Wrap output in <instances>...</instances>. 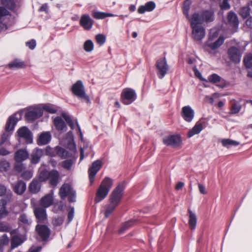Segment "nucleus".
I'll return each instance as SVG.
<instances>
[{"label": "nucleus", "mask_w": 252, "mask_h": 252, "mask_svg": "<svg viewBox=\"0 0 252 252\" xmlns=\"http://www.w3.org/2000/svg\"><path fill=\"white\" fill-rule=\"evenodd\" d=\"M113 184V180L109 177H106L103 179L96 192L95 203L100 202L107 196Z\"/></svg>", "instance_id": "3"}, {"label": "nucleus", "mask_w": 252, "mask_h": 252, "mask_svg": "<svg viewBox=\"0 0 252 252\" xmlns=\"http://www.w3.org/2000/svg\"><path fill=\"white\" fill-rule=\"evenodd\" d=\"M229 59L234 63H238L241 61L242 52L240 48L233 46L230 47L227 51Z\"/></svg>", "instance_id": "12"}, {"label": "nucleus", "mask_w": 252, "mask_h": 252, "mask_svg": "<svg viewBox=\"0 0 252 252\" xmlns=\"http://www.w3.org/2000/svg\"><path fill=\"white\" fill-rule=\"evenodd\" d=\"M203 127H192L188 133V137L190 138L195 134H198L203 129Z\"/></svg>", "instance_id": "51"}, {"label": "nucleus", "mask_w": 252, "mask_h": 252, "mask_svg": "<svg viewBox=\"0 0 252 252\" xmlns=\"http://www.w3.org/2000/svg\"><path fill=\"white\" fill-rule=\"evenodd\" d=\"M220 6L221 10H228L230 8L228 0H223L222 2L220 3Z\"/></svg>", "instance_id": "59"}, {"label": "nucleus", "mask_w": 252, "mask_h": 252, "mask_svg": "<svg viewBox=\"0 0 252 252\" xmlns=\"http://www.w3.org/2000/svg\"><path fill=\"white\" fill-rule=\"evenodd\" d=\"M163 142L167 146L176 148L179 147L182 145V139L180 134H171L164 137Z\"/></svg>", "instance_id": "11"}, {"label": "nucleus", "mask_w": 252, "mask_h": 252, "mask_svg": "<svg viewBox=\"0 0 252 252\" xmlns=\"http://www.w3.org/2000/svg\"><path fill=\"white\" fill-rule=\"evenodd\" d=\"M59 195L62 199H64L67 196L69 202H76V191L69 184H63L59 190Z\"/></svg>", "instance_id": "5"}, {"label": "nucleus", "mask_w": 252, "mask_h": 252, "mask_svg": "<svg viewBox=\"0 0 252 252\" xmlns=\"http://www.w3.org/2000/svg\"><path fill=\"white\" fill-rule=\"evenodd\" d=\"M190 26L192 30V36L195 41L200 42L205 36V29L198 22L190 19Z\"/></svg>", "instance_id": "6"}, {"label": "nucleus", "mask_w": 252, "mask_h": 252, "mask_svg": "<svg viewBox=\"0 0 252 252\" xmlns=\"http://www.w3.org/2000/svg\"><path fill=\"white\" fill-rule=\"evenodd\" d=\"M194 112L189 105L184 106L182 109L181 116L186 122H190L194 118Z\"/></svg>", "instance_id": "20"}, {"label": "nucleus", "mask_w": 252, "mask_h": 252, "mask_svg": "<svg viewBox=\"0 0 252 252\" xmlns=\"http://www.w3.org/2000/svg\"><path fill=\"white\" fill-rule=\"evenodd\" d=\"M13 190L18 195H22L25 192L27 188L26 183L21 180L18 181L14 185H12Z\"/></svg>", "instance_id": "24"}, {"label": "nucleus", "mask_w": 252, "mask_h": 252, "mask_svg": "<svg viewBox=\"0 0 252 252\" xmlns=\"http://www.w3.org/2000/svg\"><path fill=\"white\" fill-rule=\"evenodd\" d=\"M29 157V152L26 149H20L15 152L14 158L16 162L22 163L28 158Z\"/></svg>", "instance_id": "23"}, {"label": "nucleus", "mask_w": 252, "mask_h": 252, "mask_svg": "<svg viewBox=\"0 0 252 252\" xmlns=\"http://www.w3.org/2000/svg\"><path fill=\"white\" fill-rule=\"evenodd\" d=\"M126 188L125 182L120 183L112 191L109 196V201L111 203L119 205L124 195V191Z\"/></svg>", "instance_id": "8"}, {"label": "nucleus", "mask_w": 252, "mask_h": 252, "mask_svg": "<svg viewBox=\"0 0 252 252\" xmlns=\"http://www.w3.org/2000/svg\"><path fill=\"white\" fill-rule=\"evenodd\" d=\"M1 3L4 7L10 10H13L16 4L13 0H1Z\"/></svg>", "instance_id": "42"}, {"label": "nucleus", "mask_w": 252, "mask_h": 252, "mask_svg": "<svg viewBox=\"0 0 252 252\" xmlns=\"http://www.w3.org/2000/svg\"><path fill=\"white\" fill-rule=\"evenodd\" d=\"M50 171L44 169L40 171L38 175V180L41 183L47 181L50 177Z\"/></svg>", "instance_id": "38"}, {"label": "nucleus", "mask_w": 252, "mask_h": 252, "mask_svg": "<svg viewBox=\"0 0 252 252\" xmlns=\"http://www.w3.org/2000/svg\"><path fill=\"white\" fill-rule=\"evenodd\" d=\"M66 148L69 149L73 153L76 152V146L74 141H68L65 142Z\"/></svg>", "instance_id": "56"}, {"label": "nucleus", "mask_w": 252, "mask_h": 252, "mask_svg": "<svg viewBox=\"0 0 252 252\" xmlns=\"http://www.w3.org/2000/svg\"><path fill=\"white\" fill-rule=\"evenodd\" d=\"M241 109V106L237 102H234L232 104L231 113L233 114L238 113Z\"/></svg>", "instance_id": "55"}, {"label": "nucleus", "mask_w": 252, "mask_h": 252, "mask_svg": "<svg viewBox=\"0 0 252 252\" xmlns=\"http://www.w3.org/2000/svg\"><path fill=\"white\" fill-rule=\"evenodd\" d=\"M102 165V161L100 159H97L94 161L92 165L88 169L89 177L91 185L94 183V179L97 173L100 169Z\"/></svg>", "instance_id": "13"}, {"label": "nucleus", "mask_w": 252, "mask_h": 252, "mask_svg": "<svg viewBox=\"0 0 252 252\" xmlns=\"http://www.w3.org/2000/svg\"><path fill=\"white\" fill-rule=\"evenodd\" d=\"M208 81L213 84L218 83L217 85L220 88H224L226 86V81L216 73L210 75L208 77Z\"/></svg>", "instance_id": "21"}, {"label": "nucleus", "mask_w": 252, "mask_h": 252, "mask_svg": "<svg viewBox=\"0 0 252 252\" xmlns=\"http://www.w3.org/2000/svg\"><path fill=\"white\" fill-rule=\"evenodd\" d=\"M23 110L21 109L11 115L8 119L5 126H15L22 119Z\"/></svg>", "instance_id": "19"}, {"label": "nucleus", "mask_w": 252, "mask_h": 252, "mask_svg": "<svg viewBox=\"0 0 252 252\" xmlns=\"http://www.w3.org/2000/svg\"><path fill=\"white\" fill-rule=\"evenodd\" d=\"M63 222V219L62 217L55 218L53 220V224L55 226L61 225Z\"/></svg>", "instance_id": "60"}, {"label": "nucleus", "mask_w": 252, "mask_h": 252, "mask_svg": "<svg viewBox=\"0 0 252 252\" xmlns=\"http://www.w3.org/2000/svg\"><path fill=\"white\" fill-rule=\"evenodd\" d=\"M74 208L73 207L70 206L69 210L68 211L67 214V220L68 223L70 222L74 217Z\"/></svg>", "instance_id": "57"}, {"label": "nucleus", "mask_w": 252, "mask_h": 252, "mask_svg": "<svg viewBox=\"0 0 252 252\" xmlns=\"http://www.w3.org/2000/svg\"><path fill=\"white\" fill-rule=\"evenodd\" d=\"M51 135L49 132H43L41 133L36 141L39 146L47 144L51 140Z\"/></svg>", "instance_id": "28"}, {"label": "nucleus", "mask_w": 252, "mask_h": 252, "mask_svg": "<svg viewBox=\"0 0 252 252\" xmlns=\"http://www.w3.org/2000/svg\"><path fill=\"white\" fill-rule=\"evenodd\" d=\"M55 150L57 154L62 158H73V155L72 153L69 152L61 147L57 146Z\"/></svg>", "instance_id": "31"}, {"label": "nucleus", "mask_w": 252, "mask_h": 252, "mask_svg": "<svg viewBox=\"0 0 252 252\" xmlns=\"http://www.w3.org/2000/svg\"><path fill=\"white\" fill-rule=\"evenodd\" d=\"M54 126H79L76 119L73 118L68 112L62 111L60 116L52 117Z\"/></svg>", "instance_id": "4"}, {"label": "nucleus", "mask_w": 252, "mask_h": 252, "mask_svg": "<svg viewBox=\"0 0 252 252\" xmlns=\"http://www.w3.org/2000/svg\"><path fill=\"white\" fill-rule=\"evenodd\" d=\"M137 98L134 90L126 88L123 90L121 94V101L125 105H129L134 102Z\"/></svg>", "instance_id": "10"}, {"label": "nucleus", "mask_w": 252, "mask_h": 252, "mask_svg": "<svg viewBox=\"0 0 252 252\" xmlns=\"http://www.w3.org/2000/svg\"><path fill=\"white\" fill-rule=\"evenodd\" d=\"M156 72L158 78L161 79L164 77L169 70L165 57L158 59L155 64Z\"/></svg>", "instance_id": "9"}, {"label": "nucleus", "mask_w": 252, "mask_h": 252, "mask_svg": "<svg viewBox=\"0 0 252 252\" xmlns=\"http://www.w3.org/2000/svg\"><path fill=\"white\" fill-rule=\"evenodd\" d=\"M190 4L191 2L189 0H186L184 2L183 6L182 8L183 14L185 15L186 18L189 21L191 18L189 15Z\"/></svg>", "instance_id": "40"}, {"label": "nucleus", "mask_w": 252, "mask_h": 252, "mask_svg": "<svg viewBox=\"0 0 252 252\" xmlns=\"http://www.w3.org/2000/svg\"><path fill=\"white\" fill-rule=\"evenodd\" d=\"M41 109H43V111H45L51 114L56 113L58 111L57 107L53 104L50 103L42 104Z\"/></svg>", "instance_id": "37"}, {"label": "nucleus", "mask_w": 252, "mask_h": 252, "mask_svg": "<svg viewBox=\"0 0 252 252\" xmlns=\"http://www.w3.org/2000/svg\"><path fill=\"white\" fill-rule=\"evenodd\" d=\"M25 63L19 59H16L8 64V66L10 69L23 68L25 67Z\"/></svg>", "instance_id": "35"}, {"label": "nucleus", "mask_w": 252, "mask_h": 252, "mask_svg": "<svg viewBox=\"0 0 252 252\" xmlns=\"http://www.w3.org/2000/svg\"><path fill=\"white\" fill-rule=\"evenodd\" d=\"M188 213L189 214V228L191 230H194L195 229L196 222H197V218L195 214L191 211L190 209H189Z\"/></svg>", "instance_id": "34"}, {"label": "nucleus", "mask_w": 252, "mask_h": 252, "mask_svg": "<svg viewBox=\"0 0 252 252\" xmlns=\"http://www.w3.org/2000/svg\"><path fill=\"white\" fill-rule=\"evenodd\" d=\"M93 17L96 19H103L108 17H113L114 16L113 14L96 11L93 14Z\"/></svg>", "instance_id": "41"}, {"label": "nucleus", "mask_w": 252, "mask_h": 252, "mask_svg": "<svg viewBox=\"0 0 252 252\" xmlns=\"http://www.w3.org/2000/svg\"><path fill=\"white\" fill-rule=\"evenodd\" d=\"M118 206V205L113 203H110L106 206V209L105 211V217L108 218L110 214L114 211L115 208Z\"/></svg>", "instance_id": "46"}, {"label": "nucleus", "mask_w": 252, "mask_h": 252, "mask_svg": "<svg viewBox=\"0 0 252 252\" xmlns=\"http://www.w3.org/2000/svg\"><path fill=\"white\" fill-rule=\"evenodd\" d=\"M44 155V151L42 149L36 148L33 150L31 155V162L33 164H37L40 160L41 158Z\"/></svg>", "instance_id": "22"}, {"label": "nucleus", "mask_w": 252, "mask_h": 252, "mask_svg": "<svg viewBox=\"0 0 252 252\" xmlns=\"http://www.w3.org/2000/svg\"><path fill=\"white\" fill-rule=\"evenodd\" d=\"M32 174L30 171H25L22 174V177L23 179L29 180L32 177Z\"/></svg>", "instance_id": "63"}, {"label": "nucleus", "mask_w": 252, "mask_h": 252, "mask_svg": "<svg viewBox=\"0 0 252 252\" xmlns=\"http://www.w3.org/2000/svg\"><path fill=\"white\" fill-rule=\"evenodd\" d=\"M243 62L245 67L248 69L247 76L252 78V55L249 54L246 56Z\"/></svg>", "instance_id": "30"}, {"label": "nucleus", "mask_w": 252, "mask_h": 252, "mask_svg": "<svg viewBox=\"0 0 252 252\" xmlns=\"http://www.w3.org/2000/svg\"><path fill=\"white\" fill-rule=\"evenodd\" d=\"M222 145L227 148L231 146H237L240 144L239 142L230 139H223L221 141Z\"/></svg>", "instance_id": "39"}, {"label": "nucleus", "mask_w": 252, "mask_h": 252, "mask_svg": "<svg viewBox=\"0 0 252 252\" xmlns=\"http://www.w3.org/2000/svg\"><path fill=\"white\" fill-rule=\"evenodd\" d=\"M11 13L4 6H0V22L5 21L7 17H10Z\"/></svg>", "instance_id": "43"}, {"label": "nucleus", "mask_w": 252, "mask_h": 252, "mask_svg": "<svg viewBox=\"0 0 252 252\" xmlns=\"http://www.w3.org/2000/svg\"><path fill=\"white\" fill-rule=\"evenodd\" d=\"M21 110L24 112V119L28 124L35 123L43 115L41 105H32Z\"/></svg>", "instance_id": "1"}, {"label": "nucleus", "mask_w": 252, "mask_h": 252, "mask_svg": "<svg viewBox=\"0 0 252 252\" xmlns=\"http://www.w3.org/2000/svg\"><path fill=\"white\" fill-rule=\"evenodd\" d=\"M9 243V239L7 235L4 234L0 237V244L6 246Z\"/></svg>", "instance_id": "58"}, {"label": "nucleus", "mask_w": 252, "mask_h": 252, "mask_svg": "<svg viewBox=\"0 0 252 252\" xmlns=\"http://www.w3.org/2000/svg\"><path fill=\"white\" fill-rule=\"evenodd\" d=\"M35 231L43 241H47L51 235L50 228L45 224H37Z\"/></svg>", "instance_id": "14"}, {"label": "nucleus", "mask_w": 252, "mask_h": 252, "mask_svg": "<svg viewBox=\"0 0 252 252\" xmlns=\"http://www.w3.org/2000/svg\"><path fill=\"white\" fill-rule=\"evenodd\" d=\"M94 24V21L89 14H83L80 19L79 24L85 30H90Z\"/></svg>", "instance_id": "15"}, {"label": "nucleus", "mask_w": 252, "mask_h": 252, "mask_svg": "<svg viewBox=\"0 0 252 252\" xmlns=\"http://www.w3.org/2000/svg\"><path fill=\"white\" fill-rule=\"evenodd\" d=\"M135 222V220L131 219L123 223L118 231L119 234L124 233L127 230L131 228Z\"/></svg>", "instance_id": "33"}, {"label": "nucleus", "mask_w": 252, "mask_h": 252, "mask_svg": "<svg viewBox=\"0 0 252 252\" xmlns=\"http://www.w3.org/2000/svg\"><path fill=\"white\" fill-rule=\"evenodd\" d=\"M34 214L38 223H43L47 219L45 208L40 207H35L33 210Z\"/></svg>", "instance_id": "18"}, {"label": "nucleus", "mask_w": 252, "mask_h": 252, "mask_svg": "<svg viewBox=\"0 0 252 252\" xmlns=\"http://www.w3.org/2000/svg\"><path fill=\"white\" fill-rule=\"evenodd\" d=\"M224 38L222 36H220L219 38L213 43H209L207 42L205 43L203 49L205 51L211 53L210 49L212 50H216L219 48L224 42Z\"/></svg>", "instance_id": "16"}, {"label": "nucleus", "mask_w": 252, "mask_h": 252, "mask_svg": "<svg viewBox=\"0 0 252 252\" xmlns=\"http://www.w3.org/2000/svg\"><path fill=\"white\" fill-rule=\"evenodd\" d=\"M6 202L3 199L0 200V218L5 217L8 214L6 209Z\"/></svg>", "instance_id": "45"}, {"label": "nucleus", "mask_w": 252, "mask_h": 252, "mask_svg": "<svg viewBox=\"0 0 252 252\" xmlns=\"http://www.w3.org/2000/svg\"><path fill=\"white\" fill-rule=\"evenodd\" d=\"M71 91L78 98L86 101L87 102L90 101L89 97L86 93L85 87L81 80L77 81L72 86Z\"/></svg>", "instance_id": "7"}, {"label": "nucleus", "mask_w": 252, "mask_h": 252, "mask_svg": "<svg viewBox=\"0 0 252 252\" xmlns=\"http://www.w3.org/2000/svg\"><path fill=\"white\" fill-rule=\"evenodd\" d=\"M75 158H72L65 160L62 162V166L64 169L69 170L71 169L73 164L75 162Z\"/></svg>", "instance_id": "44"}, {"label": "nucleus", "mask_w": 252, "mask_h": 252, "mask_svg": "<svg viewBox=\"0 0 252 252\" xmlns=\"http://www.w3.org/2000/svg\"><path fill=\"white\" fill-rule=\"evenodd\" d=\"M227 24L235 29H237L239 26V21L237 15L233 11H230L227 14Z\"/></svg>", "instance_id": "26"}, {"label": "nucleus", "mask_w": 252, "mask_h": 252, "mask_svg": "<svg viewBox=\"0 0 252 252\" xmlns=\"http://www.w3.org/2000/svg\"><path fill=\"white\" fill-rule=\"evenodd\" d=\"M39 12H45L46 13H48V5L47 3L43 4L39 8Z\"/></svg>", "instance_id": "64"}, {"label": "nucleus", "mask_w": 252, "mask_h": 252, "mask_svg": "<svg viewBox=\"0 0 252 252\" xmlns=\"http://www.w3.org/2000/svg\"><path fill=\"white\" fill-rule=\"evenodd\" d=\"M156 7V4L154 1H149L144 5H141L138 9V12L140 14H143L146 11H152Z\"/></svg>", "instance_id": "29"}, {"label": "nucleus", "mask_w": 252, "mask_h": 252, "mask_svg": "<svg viewBox=\"0 0 252 252\" xmlns=\"http://www.w3.org/2000/svg\"><path fill=\"white\" fill-rule=\"evenodd\" d=\"M250 10L249 5L245 6L240 9L239 14L243 18H246L250 15Z\"/></svg>", "instance_id": "48"}, {"label": "nucleus", "mask_w": 252, "mask_h": 252, "mask_svg": "<svg viewBox=\"0 0 252 252\" xmlns=\"http://www.w3.org/2000/svg\"><path fill=\"white\" fill-rule=\"evenodd\" d=\"M19 137L24 138L28 144H31L33 141L32 135L31 131L28 127H21L17 131Z\"/></svg>", "instance_id": "17"}, {"label": "nucleus", "mask_w": 252, "mask_h": 252, "mask_svg": "<svg viewBox=\"0 0 252 252\" xmlns=\"http://www.w3.org/2000/svg\"><path fill=\"white\" fill-rule=\"evenodd\" d=\"M94 49V43L91 40H87L84 44V49L87 52H90Z\"/></svg>", "instance_id": "52"}, {"label": "nucleus", "mask_w": 252, "mask_h": 252, "mask_svg": "<svg viewBox=\"0 0 252 252\" xmlns=\"http://www.w3.org/2000/svg\"><path fill=\"white\" fill-rule=\"evenodd\" d=\"M41 187V182L37 178H34L29 185V191L32 194L38 193Z\"/></svg>", "instance_id": "25"}, {"label": "nucleus", "mask_w": 252, "mask_h": 252, "mask_svg": "<svg viewBox=\"0 0 252 252\" xmlns=\"http://www.w3.org/2000/svg\"><path fill=\"white\" fill-rule=\"evenodd\" d=\"M10 166L9 162L6 160L3 159L0 161V171L6 172L8 170Z\"/></svg>", "instance_id": "53"}, {"label": "nucleus", "mask_w": 252, "mask_h": 252, "mask_svg": "<svg viewBox=\"0 0 252 252\" xmlns=\"http://www.w3.org/2000/svg\"><path fill=\"white\" fill-rule=\"evenodd\" d=\"M53 202V199L52 196L48 194L41 198L40 200V204L43 207V208H45L50 206Z\"/></svg>", "instance_id": "32"}, {"label": "nucleus", "mask_w": 252, "mask_h": 252, "mask_svg": "<svg viewBox=\"0 0 252 252\" xmlns=\"http://www.w3.org/2000/svg\"><path fill=\"white\" fill-rule=\"evenodd\" d=\"M11 229L9 223L5 221L0 222V232H10Z\"/></svg>", "instance_id": "50"}, {"label": "nucleus", "mask_w": 252, "mask_h": 252, "mask_svg": "<svg viewBox=\"0 0 252 252\" xmlns=\"http://www.w3.org/2000/svg\"><path fill=\"white\" fill-rule=\"evenodd\" d=\"M26 45L28 46L30 49L33 50L36 46V41L34 39H32L26 43Z\"/></svg>", "instance_id": "61"}, {"label": "nucleus", "mask_w": 252, "mask_h": 252, "mask_svg": "<svg viewBox=\"0 0 252 252\" xmlns=\"http://www.w3.org/2000/svg\"><path fill=\"white\" fill-rule=\"evenodd\" d=\"M15 127H5V130L1 135V140L0 141V146L6 141L10 136Z\"/></svg>", "instance_id": "36"}, {"label": "nucleus", "mask_w": 252, "mask_h": 252, "mask_svg": "<svg viewBox=\"0 0 252 252\" xmlns=\"http://www.w3.org/2000/svg\"><path fill=\"white\" fill-rule=\"evenodd\" d=\"M18 221L19 224H25V225H30L31 224L32 221L29 220L27 217V216L25 213L21 214L19 218Z\"/></svg>", "instance_id": "47"}, {"label": "nucleus", "mask_w": 252, "mask_h": 252, "mask_svg": "<svg viewBox=\"0 0 252 252\" xmlns=\"http://www.w3.org/2000/svg\"><path fill=\"white\" fill-rule=\"evenodd\" d=\"M23 241L21 238L18 236H14L11 239V245L12 248L17 247L18 246L22 244Z\"/></svg>", "instance_id": "49"}, {"label": "nucleus", "mask_w": 252, "mask_h": 252, "mask_svg": "<svg viewBox=\"0 0 252 252\" xmlns=\"http://www.w3.org/2000/svg\"><path fill=\"white\" fill-rule=\"evenodd\" d=\"M95 39L98 44L100 46L104 44L106 41V36L103 34H98L95 36Z\"/></svg>", "instance_id": "54"}, {"label": "nucleus", "mask_w": 252, "mask_h": 252, "mask_svg": "<svg viewBox=\"0 0 252 252\" xmlns=\"http://www.w3.org/2000/svg\"><path fill=\"white\" fill-rule=\"evenodd\" d=\"M215 19V11L213 9H202L200 11L195 12L191 15L190 19L194 22L203 24L213 22Z\"/></svg>", "instance_id": "2"}, {"label": "nucleus", "mask_w": 252, "mask_h": 252, "mask_svg": "<svg viewBox=\"0 0 252 252\" xmlns=\"http://www.w3.org/2000/svg\"><path fill=\"white\" fill-rule=\"evenodd\" d=\"M60 174L58 171L53 169L50 171V177L49 178V183L53 188L56 187L60 182Z\"/></svg>", "instance_id": "27"}, {"label": "nucleus", "mask_w": 252, "mask_h": 252, "mask_svg": "<svg viewBox=\"0 0 252 252\" xmlns=\"http://www.w3.org/2000/svg\"><path fill=\"white\" fill-rule=\"evenodd\" d=\"M65 140V142L74 141L73 133L71 130L66 133Z\"/></svg>", "instance_id": "62"}]
</instances>
